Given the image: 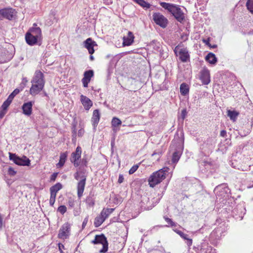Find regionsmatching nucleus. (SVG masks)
<instances>
[{
    "label": "nucleus",
    "instance_id": "1",
    "mask_svg": "<svg viewBox=\"0 0 253 253\" xmlns=\"http://www.w3.org/2000/svg\"><path fill=\"white\" fill-rule=\"evenodd\" d=\"M160 5L170 12L178 22L182 23L184 20V13L178 6L165 2H160Z\"/></svg>",
    "mask_w": 253,
    "mask_h": 253
},
{
    "label": "nucleus",
    "instance_id": "2",
    "mask_svg": "<svg viewBox=\"0 0 253 253\" xmlns=\"http://www.w3.org/2000/svg\"><path fill=\"white\" fill-rule=\"evenodd\" d=\"M169 169L164 167L162 169L153 172L149 177L148 181L150 187H154L157 184L161 182L165 178Z\"/></svg>",
    "mask_w": 253,
    "mask_h": 253
},
{
    "label": "nucleus",
    "instance_id": "3",
    "mask_svg": "<svg viewBox=\"0 0 253 253\" xmlns=\"http://www.w3.org/2000/svg\"><path fill=\"white\" fill-rule=\"evenodd\" d=\"M91 243L93 244H101L102 248L99 251L100 253H105L107 252L108 249V243L107 238L103 234L99 235H96L93 240L91 241Z\"/></svg>",
    "mask_w": 253,
    "mask_h": 253
},
{
    "label": "nucleus",
    "instance_id": "4",
    "mask_svg": "<svg viewBox=\"0 0 253 253\" xmlns=\"http://www.w3.org/2000/svg\"><path fill=\"white\" fill-rule=\"evenodd\" d=\"M74 177L77 180L81 179V180L79 181L77 186L78 197L79 199H80L83 196V192L84 191L86 182V176L84 174L81 175L80 172H77L75 173Z\"/></svg>",
    "mask_w": 253,
    "mask_h": 253
},
{
    "label": "nucleus",
    "instance_id": "5",
    "mask_svg": "<svg viewBox=\"0 0 253 253\" xmlns=\"http://www.w3.org/2000/svg\"><path fill=\"white\" fill-rule=\"evenodd\" d=\"M174 52L177 56H179V59L183 62H186L190 58L188 50L186 48H180V45H177Z\"/></svg>",
    "mask_w": 253,
    "mask_h": 253
},
{
    "label": "nucleus",
    "instance_id": "6",
    "mask_svg": "<svg viewBox=\"0 0 253 253\" xmlns=\"http://www.w3.org/2000/svg\"><path fill=\"white\" fill-rule=\"evenodd\" d=\"M71 226L69 222L63 224L59 230L58 238L63 240L68 239L70 235Z\"/></svg>",
    "mask_w": 253,
    "mask_h": 253
},
{
    "label": "nucleus",
    "instance_id": "7",
    "mask_svg": "<svg viewBox=\"0 0 253 253\" xmlns=\"http://www.w3.org/2000/svg\"><path fill=\"white\" fill-rule=\"evenodd\" d=\"M9 159L12 160L17 165L29 166L30 164V160L25 156L20 158L14 154L9 153Z\"/></svg>",
    "mask_w": 253,
    "mask_h": 253
},
{
    "label": "nucleus",
    "instance_id": "8",
    "mask_svg": "<svg viewBox=\"0 0 253 253\" xmlns=\"http://www.w3.org/2000/svg\"><path fill=\"white\" fill-rule=\"evenodd\" d=\"M153 19L156 24L164 28L168 23V19L160 13H155L153 15Z\"/></svg>",
    "mask_w": 253,
    "mask_h": 253
},
{
    "label": "nucleus",
    "instance_id": "9",
    "mask_svg": "<svg viewBox=\"0 0 253 253\" xmlns=\"http://www.w3.org/2000/svg\"><path fill=\"white\" fill-rule=\"evenodd\" d=\"M82 154V148L80 146L76 148V151L71 154V162L73 163L75 167H77L80 165V159Z\"/></svg>",
    "mask_w": 253,
    "mask_h": 253
},
{
    "label": "nucleus",
    "instance_id": "10",
    "mask_svg": "<svg viewBox=\"0 0 253 253\" xmlns=\"http://www.w3.org/2000/svg\"><path fill=\"white\" fill-rule=\"evenodd\" d=\"M43 73L40 71H36L31 81L32 84H35L44 86V80Z\"/></svg>",
    "mask_w": 253,
    "mask_h": 253
},
{
    "label": "nucleus",
    "instance_id": "11",
    "mask_svg": "<svg viewBox=\"0 0 253 253\" xmlns=\"http://www.w3.org/2000/svg\"><path fill=\"white\" fill-rule=\"evenodd\" d=\"M1 12L2 18H5L8 20H12L16 17V11L11 8L1 9Z\"/></svg>",
    "mask_w": 253,
    "mask_h": 253
},
{
    "label": "nucleus",
    "instance_id": "12",
    "mask_svg": "<svg viewBox=\"0 0 253 253\" xmlns=\"http://www.w3.org/2000/svg\"><path fill=\"white\" fill-rule=\"evenodd\" d=\"M84 46L88 50L90 54H92L94 52V47L97 46L96 42L89 38L84 41L83 42Z\"/></svg>",
    "mask_w": 253,
    "mask_h": 253
},
{
    "label": "nucleus",
    "instance_id": "13",
    "mask_svg": "<svg viewBox=\"0 0 253 253\" xmlns=\"http://www.w3.org/2000/svg\"><path fill=\"white\" fill-rule=\"evenodd\" d=\"M200 79L204 84H208L211 82L209 70L206 68L203 69L200 72Z\"/></svg>",
    "mask_w": 253,
    "mask_h": 253
},
{
    "label": "nucleus",
    "instance_id": "14",
    "mask_svg": "<svg viewBox=\"0 0 253 253\" xmlns=\"http://www.w3.org/2000/svg\"><path fill=\"white\" fill-rule=\"evenodd\" d=\"M94 72L92 70L85 71L84 74V78L82 80L83 86L84 87L88 86V84L90 82L91 78L93 76Z\"/></svg>",
    "mask_w": 253,
    "mask_h": 253
},
{
    "label": "nucleus",
    "instance_id": "15",
    "mask_svg": "<svg viewBox=\"0 0 253 253\" xmlns=\"http://www.w3.org/2000/svg\"><path fill=\"white\" fill-rule=\"evenodd\" d=\"M33 103L31 101L24 103L22 105V109L24 115L29 116L32 113V106Z\"/></svg>",
    "mask_w": 253,
    "mask_h": 253
},
{
    "label": "nucleus",
    "instance_id": "16",
    "mask_svg": "<svg viewBox=\"0 0 253 253\" xmlns=\"http://www.w3.org/2000/svg\"><path fill=\"white\" fill-rule=\"evenodd\" d=\"M134 37L131 32H128L127 35L123 37V46L130 45L134 42Z\"/></svg>",
    "mask_w": 253,
    "mask_h": 253
},
{
    "label": "nucleus",
    "instance_id": "17",
    "mask_svg": "<svg viewBox=\"0 0 253 253\" xmlns=\"http://www.w3.org/2000/svg\"><path fill=\"white\" fill-rule=\"evenodd\" d=\"M81 101L86 110H89L92 105V103L90 99L83 95L81 96Z\"/></svg>",
    "mask_w": 253,
    "mask_h": 253
},
{
    "label": "nucleus",
    "instance_id": "18",
    "mask_svg": "<svg viewBox=\"0 0 253 253\" xmlns=\"http://www.w3.org/2000/svg\"><path fill=\"white\" fill-rule=\"evenodd\" d=\"M27 33L30 34L40 40L42 39V31L39 27H32Z\"/></svg>",
    "mask_w": 253,
    "mask_h": 253
},
{
    "label": "nucleus",
    "instance_id": "19",
    "mask_svg": "<svg viewBox=\"0 0 253 253\" xmlns=\"http://www.w3.org/2000/svg\"><path fill=\"white\" fill-rule=\"evenodd\" d=\"M25 39L27 43L30 45H34L37 43L39 41H41L40 39L27 33L26 34Z\"/></svg>",
    "mask_w": 253,
    "mask_h": 253
},
{
    "label": "nucleus",
    "instance_id": "20",
    "mask_svg": "<svg viewBox=\"0 0 253 253\" xmlns=\"http://www.w3.org/2000/svg\"><path fill=\"white\" fill-rule=\"evenodd\" d=\"M32 86L30 89V93L32 95L38 94L42 89L44 86H41L35 84H32Z\"/></svg>",
    "mask_w": 253,
    "mask_h": 253
},
{
    "label": "nucleus",
    "instance_id": "21",
    "mask_svg": "<svg viewBox=\"0 0 253 253\" xmlns=\"http://www.w3.org/2000/svg\"><path fill=\"white\" fill-rule=\"evenodd\" d=\"M100 120V113L98 110H95L93 112V116L91 118L92 125L95 128L98 125Z\"/></svg>",
    "mask_w": 253,
    "mask_h": 253
},
{
    "label": "nucleus",
    "instance_id": "22",
    "mask_svg": "<svg viewBox=\"0 0 253 253\" xmlns=\"http://www.w3.org/2000/svg\"><path fill=\"white\" fill-rule=\"evenodd\" d=\"M114 209H104L100 213V216L105 220L109 215L113 212Z\"/></svg>",
    "mask_w": 253,
    "mask_h": 253
},
{
    "label": "nucleus",
    "instance_id": "23",
    "mask_svg": "<svg viewBox=\"0 0 253 253\" xmlns=\"http://www.w3.org/2000/svg\"><path fill=\"white\" fill-rule=\"evenodd\" d=\"M67 157V153L64 152L60 154V160L59 162L57 164L56 166L58 168L63 167L66 162Z\"/></svg>",
    "mask_w": 253,
    "mask_h": 253
},
{
    "label": "nucleus",
    "instance_id": "24",
    "mask_svg": "<svg viewBox=\"0 0 253 253\" xmlns=\"http://www.w3.org/2000/svg\"><path fill=\"white\" fill-rule=\"evenodd\" d=\"M205 59L211 64H215L217 62V58L214 54L210 52L206 56Z\"/></svg>",
    "mask_w": 253,
    "mask_h": 253
},
{
    "label": "nucleus",
    "instance_id": "25",
    "mask_svg": "<svg viewBox=\"0 0 253 253\" xmlns=\"http://www.w3.org/2000/svg\"><path fill=\"white\" fill-rule=\"evenodd\" d=\"M174 231L177 234H178L181 238H182L183 239H184V240H187V245L189 246H191L192 244V240L191 239H189L188 237V235L184 233L183 232H182V231H180V230H175Z\"/></svg>",
    "mask_w": 253,
    "mask_h": 253
},
{
    "label": "nucleus",
    "instance_id": "26",
    "mask_svg": "<svg viewBox=\"0 0 253 253\" xmlns=\"http://www.w3.org/2000/svg\"><path fill=\"white\" fill-rule=\"evenodd\" d=\"M180 93L182 95L188 94L189 91V87L185 83H182L180 86Z\"/></svg>",
    "mask_w": 253,
    "mask_h": 253
},
{
    "label": "nucleus",
    "instance_id": "27",
    "mask_svg": "<svg viewBox=\"0 0 253 253\" xmlns=\"http://www.w3.org/2000/svg\"><path fill=\"white\" fill-rule=\"evenodd\" d=\"M149 202V198L147 196H144L142 197L141 203V207L143 208L144 210H150L152 208H150L147 204Z\"/></svg>",
    "mask_w": 253,
    "mask_h": 253
},
{
    "label": "nucleus",
    "instance_id": "28",
    "mask_svg": "<svg viewBox=\"0 0 253 253\" xmlns=\"http://www.w3.org/2000/svg\"><path fill=\"white\" fill-rule=\"evenodd\" d=\"M62 188V185L60 183H57L50 188V193L56 195L57 192Z\"/></svg>",
    "mask_w": 253,
    "mask_h": 253
},
{
    "label": "nucleus",
    "instance_id": "29",
    "mask_svg": "<svg viewBox=\"0 0 253 253\" xmlns=\"http://www.w3.org/2000/svg\"><path fill=\"white\" fill-rule=\"evenodd\" d=\"M227 115L228 117L230 118V120L235 122L239 115V113L235 111L228 110Z\"/></svg>",
    "mask_w": 253,
    "mask_h": 253
},
{
    "label": "nucleus",
    "instance_id": "30",
    "mask_svg": "<svg viewBox=\"0 0 253 253\" xmlns=\"http://www.w3.org/2000/svg\"><path fill=\"white\" fill-rule=\"evenodd\" d=\"M105 220L99 215L94 219V225L95 227L100 226Z\"/></svg>",
    "mask_w": 253,
    "mask_h": 253
},
{
    "label": "nucleus",
    "instance_id": "31",
    "mask_svg": "<svg viewBox=\"0 0 253 253\" xmlns=\"http://www.w3.org/2000/svg\"><path fill=\"white\" fill-rule=\"evenodd\" d=\"M180 155L181 154L180 152L177 151L174 152L172 155V162L174 164H176L180 158Z\"/></svg>",
    "mask_w": 253,
    "mask_h": 253
},
{
    "label": "nucleus",
    "instance_id": "32",
    "mask_svg": "<svg viewBox=\"0 0 253 253\" xmlns=\"http://www.w3.org/2000/svg\"><path fill=\"white\" fill-rule=\"evenodd\" d=\"M111 124L113 127H117L122 124V121L117 117H114L111 122Z\"/></svg>",
    "mask_w": 253,
    "mask_h": 253
},
{
    "label": "nucleus",
    "instance_id": "33",
    "mask_svg": "<svg viewBox=\"0 0 253 253\" xmlns=\"http://www.w3.org/2000/svg\"><path fill=\"white\" fill-rule=\"evenodd\" d=\"M134 1H135L137 3L139 4L140 6L146 7V8H149L150 7V4L146 2L144 0H134Z\"/></svg>",
    "mask_w": 253,
    "mask_h": 253
},
{
    "label": "nucleus",
    "instance_id": "34",
    "mask_svg": "<svg viewBox=\"0 0 253 253\" xmlns=\"http://www.w3.org/2000/svg\"><path fill=\"white\" fill-rule=\"evenodd\" d=\"M247 9L253 14V0H248L246 3Z\"/></svg>",
    "mask_w": 253,
    "mask_h": 253
},
{
    "label": "nucleus",
    "instance_id": "35",
    "mask_svg": "<svg viewBox=\"0 0 253 253\" xmlns=\"http://www.w3.org/2000/svg\"><path fill=\"white\" fill-rule=\"evenodd\" d=\"M12 101L7 98L2 104L1 108L3 111H6L8 107L10 105Z\"/></svg>",
    "mask_w": 253,
    "mask_h": 253
},
{
    "label": "nucleus",
    "instance_id": "36",
    "mask_svg": "<svg viewBox=\"0 0 253 253\" xmlns=\"http://www.w3.org/2000/svg\"><path fill=\"white\" fill-rule=\"evenodd\" d=\"M19 89L16 88L13 90V91L8 96V98L11 101H12L14 97L19 93Z\"/></svg>",
    "mask_w": 253,
    "mask_h": 253
},
{
    "label": "nucleus",
    "instance_id": "37",
    "mask_svg": "<svg viewBox=\"0 0 253 253\" xmlns=\"http://www.w3.org/2000/svg\"><path fill=\"white\" fill-rule=\"evenodd\" d=\"M201 253H214V250H213L211 247H209L206 249H202Z\"/></svg>",
    "mask_w": 253,
    "mask_h": 253
},
{
    "label": "nucleus",
    "instance_id": "38",
    "mask_svg": "<svg viewBox=\"0 0 253 253\" xmlns=\"http://www.w3.org/2000/svg\"><path fill=\"white\" fill-rule=\"evenodd\" d=\"M162 154V151H158L157 152H154L152 154V156L154 157L155 159L157 161H159Z\"/></svg>",
    "mask_w": 253,
    "mask_h": 253
},
{
    "label": "nucleus",
    "instance_id": "39",
    "mask_svg": "<svg viewBox=\"0 0 253 253\" xmlns=\"http://www.w3.org/2000/svg\"><path fill=\"white\" fill-rule=\"evenodd\" d=\"M58 211L60 212L61 214H64L67 211V208L65 206H60L58 208Z\"/></svg>",
    "mask_w": 253,
    "mask_h": 253
},
{
    "label": "nucleus",
    "instance_id": "40",
    "mask_svg": "<svg viewBox=\"0 0 253 253\" xmlns=\"http://www.w3.org/2000/svg\"><path fill=\"white\" fill-rule=\"evenodd\" d=\"M138 167H139L138 165H135L133 166L129 170V174H132L133 173H134L137 170Z\"/></svg>",
    "mask_w": 253,
    "mask_h": 253
},
{
    "label": "nucleus",
    "instance_id": "41",
    "mask_svg": "<svg viewBox=\"0 0 253 253\" xmlns=\"http://www.w3.org/2000/svg\"><path fill=\"white\" fill-rule=\"evenodd\" d=\"M56 195L50 193V198L49 200V204L51 206H53L55 203Z\"/></svg>",
    "mask_w": 253,
    "mask_h": 253
},
{
    "label": "nucleus",
    "instance_id": "42",
    "mask_svg": "<svg viewBox=\"0 0 253 253\" xmlns=\"http://www.w3.org/2000/svg\"><path fill=\"white\" fill-rule=\"evenodd\" d=\"M77 203L76 201L74 200L73 199L70 198L68 201V205L69 206L73 208L75 207L76 204Z\"/></svg>",
    "mask_w": 253,
    "mask_h": 253
},
{
    "label": "nucleus",
    "instance_id": "43",
    "mask_svg": "<svg viewBox=\"0 0 253 253\" xmlns=\"http://www.w3.org/2000/svg\"><path fill=\"white\" fill-rule=\"evenodd\" d=\"M164 218H165L166 221L168 223L170 224L171 226H175V223L173 221H172V220L170 218L167 217H164Z\"/></svg>",
    "mask_w": 253,
    "mask_h": 253
},
{
    "label": "nucleus",
    "instance_id": "44",
    "mask_svg": "<svg viewBox=\"0 0 253 253\" xmlns=\"http://www.w3.org/2000/svg\"><path fill=\"white\" fill-rule=\"evenodd\" d=\"M88 163V161L84 157L80 160V165L83 166H86Z\"/></svg>",
    "mask_w": 253,
    "mask_h": 253
},
{
    "label": "nucleus",
    "instance_id": "45",
    "mask_svg": "<svg viewBox=\"0 0 253 253\" xmlns=\"http://www.w3.org/2000/svg\"><path fill=\"white\" fill-rule=\"evenodd\" d=\"M16 173V171H15V170L12 168L9 167L8 168V173L9 175L11 176H14L15 175Z\"/></svg>",
    "mask_w": 253,
    "mask_h": 253
},
{
    "label": "nucleus",
    "instance_id": "46",
    "mask_svg": "<svg viewBox=\"0 0 253 253\" xmlns=\"http://www.w3.org/2000/svg\"><path fill=\"white\" fill-rule=\"evenodd\" d=\"M86 203L90 206V207H92L94 204V203L92 200V199L91 198H88L87 199H86Z\"/></svg>",
    "mask_w": 253,
    "mask_h": 253
},
{
    "label": "nucleus",
    "instance_id": "47",
    "mask_svg": "<svg viewBox=\"0 0 253 253\" xmlns=\"http://www.w3.org/2000/svg\"><path fill=\"white\" fill-rule=\"evenodd\" d=\"M187 115V111L185 109H183L181 113V118L183 121Z\"/></svg>",
    "mask_w": 253,
    "mask_h": 253
},
{
    "label": "nucleus",
    "instance_id": "48",
    "mask_svg": "<svg viewBox=\"0 0 253 253\" xmlns=\"http://www.w3.org/2000/svg\"><path fill=\"white\" fill-rule=\"evenodd\" d=\"M81 212L80 209L78 208L74 210V214L75 216H78Z\"/></svg>",
    "mask_w": 253,
    "mask_h": 253
},
{
    "label": "nucleus",
    "instance_id": "49",
    "mask_svg": "<svg viewBox=\"0 0 253 253\" xmlns=\"http://www.w3.org/2000/svg\"><path fill=\"white\" fill-rule=\"evenodd\" d=\"M124 178L122 174H120L118 179V183H122L124 181Z\"/></svg>",
    "mask_w": 253,
    "mask_h": 253
},
{
    "label": "nucleus",
    "instance_id": "50",
    "mask_svg": "<svg viewBox=\"0 0 253 253\" xmlns=\"http://www.w3.org/2000/svg\"><path fill=\"white\" fill-rule=\"evenodd\" d=\"M87 221H88V217H85L84 221H83V224H82V227L83 228H84L86 225V224L87 223Z\"/></svg>",
    "mask_w": 253,
    "mask_h": 253
},
{
    "label": "nucleus",
    "instance_id": "51",
    "mask_svg": "<svg viewBox=\"0 0 253 253\" xmlns=\"http://www.w3.org/2000/svg\"><path fill=\"white\" fill-rule=\"evenodd\" d=\"M0 55H10L8 53V52L4 49H3L1 50V52Z\"/></svg>",
    "mask_w": 253,
    "mask_h": 253
},
{
    "label": "nucleus",
    "instance_id": "52",
    "mask_svg": "<svg viewBox=\"0 0 253 253\" xmlns=\"http://www.w3.org/2000/svg\"><path fill=\"white\" fill-rule=\"evenodd\" d=\"M57 173H53L51 175V177H50L51 180L54 181L55 180V178L57 177Z\"/></svg>",
    "mask_w": 253,
    "mask_h": 253
},
{
    "label": "nucleus",
    "instance_id": "53",
    "mask_svg": "<svg viewBox=\"0 0 253 253\" xmlns=\"http://www.w3.org/2000/svg\"><path fill=\"white\" fill-rule=\"evenodd\" d=\"M58 248L61 253H63L62 249L64 248V246L61 243L58 244Z\"/></svg>",
    "mask_w": 253,
    "mask_h": 253
},
{
    "label": "nucleus",
    "instance_id": "54",
    "mask_svg": "<svg viewBox=\"0 0 253 253\" xmlns=\"http://www.w3.org/2000/svg\"><path fill=\"white\" fill-rule=\"evenodd\" d=\"M220 135L221 136L224 137L226 136V131L224 130H222L220 131Z\"/></svg>",
    "mask_w": 253,
    "mask_h": 253
},
{
    "label": "nucleus",
    "instance_id": "55",
    "mask_svg": "<svg viewBox=\"0 0 253 253\" xmlns=\"http://www.w3.org/2000/svg\"><path fill=\"white\" fill-rule=\"evenodd\" d=\"M103 1L106 5H110L112 3V0H104Z\"/></svg>",
    "mask_w": 253,
    "mask_h": 253
},
{
    "label": "nucleus",
    "instance_id": "56",
    "mask_svg": "<svg viewBox=\"0 0 253 253\" xmlns=\"http://www.w3.org/2000/svg\"><path fill=\"white\" fill-rule=\"evenodd\" d=\"M8 60H9V58H0V63H4L7 62Z\"/></svg>",
    "mask_w": 253,
    "mask_h": 253
},
{
    "label": "nucleus",
    "instance_id": "57",
    "mask_svg": "<svg viewBox=\"0 0 253 253\" xmlns=\"http://www.w3.org/2000/svg\"><path fill=\"white\" fill-rule=\"evenodd\" d=\"M83 133H84V130L82 129H80L78 131V135L79 136H82L83 135Z\"/></svg>",
    "mask_w": 253,
    "mask_h": 253
},
{
    "label": "nucleus",
    "instance_id": "58",
    "mask_svg": "<svg viewBox=\"0 0 253 253\" xmlns=\"http://www.w3.org/2000/svg\"><path fill=\"white\" fill-rule=\"evenodd\" d=\"M28 82V80L26 78H23L22 79V83L25 85Z\"/></svg>",
    "mask_w": 253,
    "mask_h": 253
},
{
    "label": "nucleus",
    "instance_id": "59",
    "mask_svg": "<svg viewBox=\"0 0 253 253\" xmlns=\"http://www.w3.org/2000/svg\"><path fill=\"white\" fill-rule=\"evenodd\" d=\"M5 114V111H3L0 112V118H1L3 117L4 114Z\"/></svg>",
    "mask_w": 253,
    "mask_h": 253
},
{
    "label": "nucleus",
    "instance_id": "60",
    "mask_svg": "<svg viewBox=\"0 0 253 253\" xmlns=\"http://www.w3.org/2000/svg\"><path fill=\"white\" fill-rule=\"evenodd\" d=\"M89 58L91 61H93L94 60V57L91 55L90 56Z\"/></svg>",
    "mask_w": 253,
    "mask_h": 253
},
{
    "label": "nucleus",
    "instance_id": "61",
    "mask_svg": "<svg viewBox=\"0 0 253 253\" xmlns=\"http://www.w3.org/2000/svg\"><path fill=\"white\" fill-rule=\"evenodd\" d=\"M2 18L1 10H0V20Z\"/></svg>",
    "mask_w": 253,
    "mask_h": 253
},
{
    "label": "nucleus",
    "instance_id": "62",
    "mask_svg": "<svg viewBox=\"0 0 253 253\" xmlns=\"http://www.w3.org/2000/svg\"><path fill=\"white\" fill-rule=\"evenodd\" d=\"M203 42L206 43L207 44H209V41H207V40H203Z\"/></svg>",
    "mask_w": 253,
    "mask_h": 253
},
{
    "label": "nucleus",
    "instance_id": "63",
    "mask_svg": "<svg viewBox=\"0 0 253 253\" xmlns=\"http://www.w3.org/2000/svg\"><path fill=\"white\" fill-rule=\"evenodd\" d=\"M216 47V45H214L212 46V47L213 48H214V47Z\"/></svg>",
    "mask_w": 253,
    "mask_h": 253
},
{
    "label": "nucleus",
    "instance_id": "64",
    "mask_svg": "<svg viewBox=\"0 0 253 253\" xmlns=\"http://www.w3.org/2000/svg\"><path fill=\"white\" fill-rule=\"evenodd\" d=\"M175 165H174V166H173V169H174L175 168Z\"/></svg>",
    "mask_w": 253,
    "mask_h": 253
}]
</instances>
